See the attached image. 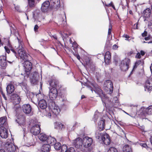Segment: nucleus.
Masks as SVG:
<instances>
[{
  "mask_svg": "<svg viewBox=\"0 0 152 152\" xmlns=\"http://www.w3.org/2000/svg\"><path fill=\"white\" fill-rule=\"evenodd\" d=\"M140 54L139 53H138L136 56V58H140Z\"/></svg>",
  "mask_w": 152,
  "mask_h": 152,
  "instance_id": "5fc2aeb1",
  "label": "nucleus"
},
{
  "mask_svg": "<svg viewBox=\"0 0 152 152\" xmlns=\"http://www.w3.org/2000/svg\"><path fill=\"white\" fill-rule=\"evenodd\" d=\"M105 134H107L104 133H103V134H102V136L101 138L100 141H102V142L103 141V140H106V138L105 137Z\"/></svg>",
  "mask_w": 152,
  "mask_h": 152,
  "instance_id": "37998d69",
  "label": "nucleus"
},
{
  "mask_svg": "<svg viewBox=\"0 0 152 152\" xmlns=\"http://www.w3.org/2000/svg\"><path fill=\"white\" fill-rule=\"evenodd\" d=\"M150 70L152 74V64H151V66L150 67Z\"/></svg>",
  "mask_w": 152,
  "mask_h": 152,
  "instance_id": "338daca9",
  "label": "nucleus"
},
{
  "mask_svg": "<svg viewBox=\"0 0 152 152\" xmlns=\"http://www.w3.org/2000/svg\"><path fill=\"white\" fill-rule=\"evenodd\" d=\"M58 95V91L55 87H53L50 89L49 92V96L51 99H55Z\"/></svg>",
  "mask_w": 152,
  "mask_h": 152,
  "instance_id": "9d476101",
  "label": "nucleus"
},
{
  "mask_svg": "<svg viewBox=\"0 0 152 152\" xmlns=\"http://www.w3.org/2000/svg\"><path fill=\"white\" fill-rule=\"evenodd\" d=\"M140 54L142 56H144L145 55V53L144 51H143L142 50H141L140 51Z\"/></svg>",
  "mask_w": 152,
  "mask_h": 152,
  "instance_id": "680f3d73",
  "label": "nucleus"
},
{
  "mask_svg": "<svg viewBox=\"0 0 152 152\" xmlns=\"http://www.w3.org/2000/svg\"><path fill=\"white\" fill-rule=\"evenodd\" d=\"M64 16L65 18V21L64 20H63L62 21V23H63L64 25H66V17L65 14H64Z\"/></svg>",
  "mask_w": 152,
  "mask_h": 152,
  "instance_id": "de8ad7c7",
  "label": "nucleus"
},
{
  "mask_svg": "<svg viewBox=\"0 0 152 152\" xmlns=\"http://www.w3.org/2000/svg\"><path fill=\"white\" fill-rule=\"evenodd\" d=\"M63 126V125L59 122L56 123L55 124V128L57 129H61Z\"/></svg>",
  "mask_w": 152,
  "mask_h": 152,
  "instance_id": "72a5a7b5",
  "label": "nucleus"
},
{
  "mask_svg": "<svg viewBox=\"0 0 152 152\" xmlns=\"http://www.w3.org/2000/svg\"><path fill=\"white\" fill-rule=\"evenodd\" d=\"M15 9L18 11L20 12V7L19 6H16L15 7Z\"/></svg>",
  "mask_w": 152,
  "mask_h": 152,
  "instance_id": "6e6d98bb",
  "label": "nucleus"
},
{
  "mask_svg": "<svg viewBox=\"0 0 152 152\" xmlns=\"http://www.w3.org/2000/svg\"><path fill=\"white\" fill-rule=\"evenodd\" d=\"M67 152H75V151L73 148L70 147L68 149Z\"/></svg>",
  "mask_w": 152,
  "mask_h": 152,
  "instance_id": "c03bdc74",
  "label": "nucleus"
},
{
  "mask_svg": "<svg viewBox=\"0 0 152 152\" xmlns=\"http://www.w3.org/2000/svg\"><path fill=\"white\" fill-rule=\"evenodd\" d=\"M38 78L39 76L37 73H34L31 80V83L34 85H36L38 82Z\"/></svg>",
  "mask_w": 152,
  "mask_h": 152,
  "instance_id": "4be33fe9",
  "label": "nucleus"
},
{
  "mask_svg": "<svg viewBox=\"0 0 152 152\" xmlns=\"http://www.w3.org/2000/svg\"><path fill=\"white\" fill-rule=\"evenodd\" d=\"M11 98L14 100V102L16 104H19L20 102V96L16 94H12Z\"/></svg>",
  "mask_w": 152,
  "mask_h": 152,
  "instance_id": "6ab92c4d",
  "label": "nucleus"
},
{
  "mask_svg": "<svg viewBox=\"0 0 152 152\" xmlns=\"http://www.w3.org/2000/svg\"><path fill=\"white\" fill-rule=\"evenodd\" d=\"M0 125L5 127H8L7 118L3 116L0 118Z\"/></svg>",
  "mask_w": 152,
  "mask_h": 152,
  "instance_id": "f3484780",
  "label": "nucleus"
},
{
  "mask_svg": "<svg viewBox=\"0 0 152 152\" xmlns=\"http://www.w3.org/2000/svg\"><path fill=\"white\" fill-rule=\"evenodd\" d=\"M50 4V2L49 1H45L42 4L41 10L44 12H47L48 10Z\"/></svg>",
  "mask_w": 152,
  "mask_h": 152,
  "instance_id": "dca6fc26",
  "label": "nucleus"
},
{
  "mask_svg": "<svg viewBox=\"0 0 152 152\" xmlns=\"http://www.w3.org/2000/svg\"><path fill=\"white\" fill-rule=\"evenodd\" d=\"M31 132L32 134L36 135L38 134L40 132V125L35 124L31 127Z\"/></svg>",
  "mask_w": 152,
  "mask_h": 152,
  "instance_id": "6e6552de",
  "label": "nucleus"
},
{
  "mask_svg": "<svg viewBox=\"0 0 152 152\" xmlns=\"http://www.w3.org/2000/svg\"><path fill=\"white\" fill-rule=\"evenodd\" d=\"M130 62V60L128 58H126L123 60L120 65L121 70L124 71L127 70L129 68V65Z\"/></svg>",
  "mask_w": 152,
  "mask_h": 152,
  "instance_id": "423d86ee",
  "label": "nucleus"
},
{
  "mask_svg": "<svg viewBox=\"0 0 152 152\" xmlns=\"http://www.w3.org/2000/svg\"><path fill=\"white\" fill-rule=\"evenodd\" d=\"M4 148L8 152H15L16 150V146L10 142L5 143L4 145Z\"/></svg>",
  "mask_w": 152,
  "mask_h": 152,
  "instance_id": "39448f33",
  "label": "nucleus"
},
{
  "mask_svg": "<svg viewBox=\"0 0 152 152\" xmlns=\"http://www.w3.org/2000/svg\"><path fill=\"white\" fill-rule=\"evenodd\" d=\"M86 86L90 90L92 91L93 92L92 89L91 87L89 86H88V85H87L86 84Z\"/></svg>",
  "mask_w": 152,
  "mask_h": 152,
  "instance_id": "052dcab7",
  "label": "nucleus"
},
{
  "mask_svg": "<svg viewBox=\"0 0 152 152\" xmlns=\"http://www.w3.org/2000/svg\"><path fill=\"white\" fill-rule=\"evenodd\" d=\"M50 3L54 7L58 9L60 6V0H50Z\"/></svg>",
  "mask_w": 152,
  "mask_h": 152,
  "instance_id": "b1692460",
  "label": "nucleus"
},
{
  "mask_svg": "<svg viewBox=\"0 0 152 152\" xmlns=\"http://www.w3.org/2000/svg\"><path fill=\"white\" fill-rule=\"evenodd\" d=\"M49 106L52 113L54 115H57L60 112V109L59 107L56 105L53 101H52L49 103Z\"/></svg>",
  "mask_w": 152,
  "mask_h": 152,
  "instance_id": "f03ea898",
  "label": "nucleus"
},
{
  "mask_svg": "<svg viewBox=\"0 0 152 152\" xmlns=\"http://www.w3.org/2000/svg\"><path fill=\"white\" fill-rule=\"evenodd\" d=\"M118 48L117 45H113V49H116Z\"/></svg>",
  "mask_w": 152,
  "mask_h": 152,
  "instance_id": "bf43d9fd",
  "label": "nucleus"
},
{
  "mask_svg": "<svg viewBox=\"0 0 152 152\" xmlns=\"http://www.w3.org/2000/svg\"><path fill=\"white\" fill-rule=\"evenodd\" d=\"M104 120H101L98 123V126L99 128V129L103 130L104 129Z\"/></svg>",
  "mask_w": 152,
  "mask_h": 152,
  "instance_id": "7c9ffc66",
  "label": "nucleus"
},
{
  "mask_svg": "<svg viewBox=\"0 0 152 152\" xmlns=\"http://www.w3.org/2000/svg\"><path fill=\"white\" fill-rule=\"evenodd\" d=\"M76 56L77 59L79 60L80 59V57L79 55L78 54H77L76 55Z\"/></svg>",
  "mask_w": 152,
  "mask_h": 152,
  "instance_id": "0e129e2a",
  "label": "nucleus"
},
{
  "mask_svg": "<svg viewBox=\"0 0 152 152\" xmlns=\"http://www.w3.org/2000/svg\"><path fill=\"white\" fill-rule=\"evenodd\" d=\"M151 10L150 9L148 8L147 9L144 10L143 12V15L145 18H149L151 15Z\"/></svg>",
  "mask_w": 152,
  "mask_h": 152,
  "instance_id": "c756f323",
  "label": "nucleus"
},
{
  "mask_svg": "<svg viewBox=\"0 0 152 152\" xmlns=\"http://www.w3.org/2000/svg\"><path fill=\"white\" fill-rule=\"evenodd\" d=\"M54 145V148L56 150H57L60 149L61 146V145L60 143H55Z\"/></svg>",
  "mask_w": 152,
  "mask_h": 152,
  "instance_id": "e433bc0d",
  "label": "nucleus"
},
{
  "mask_svg": "<svg viewBox=\"0 0 152 152\" xmlns=\"http://www.w3.org/2000/svg\"><path fill=\"white\" fill-rule=\"evenodd\" d=\"M7 127L1 126L0 127V136L3 138H7L8 136Z\"/></svg>",
  "mask_w": 152,
  "mask_h": 152,
  "instance_id": "1a4fd4ad",
  "label": "nucleus"
},
{
  "mask_svg": "<svg viewBox=\"0 0 152 152\" xmlns=\"http://www.w3.org/2000/svg\"><path fill=\"white\" fill-rule=\"evenodd\" d=\"M7 65L6 56H0V68L5 69Z\"/></svg>",
  "mask_w": 152,
  "mask_h": 152,
  "instance_id": "f8f14e48",
  "label": "nucleus"
},
{
  "mask_svg": "<svg viewBox=\"0 0 152 152\" xmlns=\"http://www.w3.org/2000/svg\"><path fill=\"white\" fill-rule=\"evenodd\" d=\"M14 86L12 84H9L7 87V91L8 94H11L14 91Z\"/></svg>",
  "mask_w": 152,
  "mask_h": 152,
  "instance_id": "a878e982",
  "label": "nucleus"
},
{
  "mask_svg": "<svg viewBox=\"0 0 152 152\" xmlns=\"http://www.w3.org/2000/svg\"><path fill=\"white\" fill-rule=\"evenodd\" d=\"M23 66L26 72L28 73L32 67L31 63L28 61H25L23 63Z\"/></svg>",
  "mask_w": 152,
  "mask_h": 152,
  "instance_id": "ddd939ff",
  "label": "nucleus"
},
{
  "mask_svg": "<svg viewBox=\"0 0 152 152\" xmlns=\"http://www.w3.org/2000/svg\"><path fill=\"white\" fill-rule=\"evenodd\" d=\"M152 38V37L150 35H148L147 37H145L144 38V39L146 41H147L149 40H150Z\"/></svg>",
  "mask_w": 152,
  "mask_h": 152,
  "instance_id": "49530a36",
  "label": "nucleus"
},
{
  "mask_svg": "<svg viewBox=\"0 0 152 152\" xmlns=\"http://www.w3.org/2000/svg\"><path fill=\"white\" fill-rule=\"evenodd\" d=\"M18 40L19 46V49L18 50V52L19 56L20 58L24 60H27L28 59V56L26 51L24 50V48L23 47V44L22 43V41L19 39L18 37H17Z\"/></svg>",
  "mask_w": 152,
  "mask_h": 152,
  "instance_id": "f257e3e1",
  "label": "nucleus"
},
{
  "mask_svg": "<svg viewBox=\"0 0 152 152\" xmlns=\"http://www.w3.org/2000/svg\"><path fill=\"white\" fill-rule=\"evenodd\" d=\"M39 107L42 109H45L47 107V104L46 101L44 99L40 100L38 103Z\"/></svg>",
  "mask_w": 152,
  "mask_h": 152,
  "instance_id": "412c9836",
  "label": "nucleus"
},
{
  "mask_svg": "<svg viewBox=\"0 0 152 152\" xmlns=\"http://www.w3.org/2000/svg\"><path fill=\"white\" fill-rule=\"evenodd\" d=\"M0 152H5V150L3 149L0 150Z\"/></svg>",
  "mask_w": 152,
  "mask_h": 152,
  "instance_id": "774afa93",
  "label": "nucleus"
},
{
  "mask_svg": "<svg viewBox=\"0 0 152 152\" xmlns=\"http://www.w3.org/2000/svg\"><path fill=\"white\" fill-rule=\"evenodd\" d=\"M67 146L65 145H63L61 148V152H67Z\"/></svg>",
  "mask_w": 152,
  "mask_h": 152,
  "instance_id": "58836bf2",
  "label": "nucleus"
},
{
  "mask_svg": "<svg viewBox=\"0 0 152 152\" xmlns=\"http://www.w3.org/2000/svg\"><path fill=\"white\" fill-rule=\"evenodd\" d=\"M58 82L57 81L55 80H53L49 82L50 85L52 87V88L53 87H55V86H56L58 84Z\"/></svg>",
  "mask_w": 152,
  "mask_h": 152,
  "instance_id": "f704fd0d",
  "label": "nucleus"
},
{
  "mask_svg": "<svg viewBox=\"0 0 152 152\" xmlns=\"http://www.w3.org/2000/svg\"><path fill=\"white\" fill-rule=\"evenodd\" d=\"M39 28V26L37 25H36L35 26L34 28V31L36 32L38 31V29Z\"/></svg>",
  "mask_w": 152,
  "mask_h": 152,
  "instance_id": "09e8293b",
  "label": "nucleus"
},
{
  "mask_svg": "<svg viewBox=\"0 0 152 152\" xmlns=\"http://www.w3.org/2000/svg\"><path fill=\"white\" fill-rule=\"evenodd\" d=\"M41 149L43 152H48L50 150V146L48 144H44L41 147Z\"/></svg>",
  "mask_w": 152,
  "mask_h": 152,
  "instance_id": "5701e85b",
  "label": "nucleus"
},
{
  "mask_svg": "<svg viewBox=\"0 0 152 152\" xmlns=\"http://www.w3.org/2000/svg\"><path fill=\"white\" fill-rule=\"evenodd\" d=\"M73 46L75 48H77V43L75 42H74L73 43Z\"/></svg>",
  "mask_w": 152,
  "mask_h": 152,
  "instance_id": "4d7b16f0",
  "label": "nucleus"
},
{
  "mask_svg": "<svg viewBox=\"0 0 152 152\" xmlns=\"http://www.w3.org/2000/svg\"><path fill=\"white\" fill-rule=\"evenodd\" d=\"M112 3V2H111L110 3H109L108 4H106L105 6L107 7H110L111 6V4Z\"/></svg>",
  "mask_w": 152,
  "mask_h": 152,
  "instance_id": "e2e57ef3",
  "label": "nucleus"
},
{
  "mask_svg": "<svg viewBox=\"0 0 152 152\" xmlns=\"http://www.w3.org/2000/svg\"><path fill=\"white\" fill-rule=\"evenodd\" d=\"M104 87V89L108 91H110L109 93L111 94L112 93L113 90V85L111 81L110 80H107L105 81Z\"/></svg>",
  "mask_w": 152,
  "mask_h": 152,
  "instance_id": "0eeeda50",
  "label": "nucleus"
},
{
  "mask_svg": "<svg viewBox=\"0 0 152 152\" xmlns=\"http://www.w3.org/2000/svg\"><path fill=\"white\" fill-rule=\"evenodd\" d=\"M101 130H102L99 129L97 130L95 132V137L96 139L99 140V141H100L102 134H103V133H102Z\"/></svg>",
  "mask_w": 152,
  "mask_h": 152,
  "instance_id": "c85d7f7f",
  "label": "nucleus"
},
{
  "mask_svg": "<svg viewBox=\"0 0 152 152\" xmlns=\"http://www.w3.org/2000/svg\"><path fill=\"white\" fill-rule=\"evenodd\" d=\"M107 152H117V150L115 148L111 147L108 150Z\"/></svg>",
  "mask_w": 152,
  "mask_h": 152,
  "instance_id": "a19ab883",
  "label": "nucleus"
},
{
  "mask_svg": "<svg viewBox=\"0 0 152 152\" xmlns=\"http://www.w3.org/2000/svg\"><path fill=\"white\" fill-rule=\"evenodd\" d=\"M106 140H103V143L106 145H109L110 143V140L109 136L108 134H105Z\"/></svg>",
  "mask_w": 152,
  "mask_h": 152,
  "instance_id": "2f4dec72",
  "label": "nucleus"
},
{
  "mask_svg": "<svg viewBox=\"0 0 152 152\" xmlns=\"http://www.w3.org/2000/svg\"><path fill=\"white\" fill-rule=\"evenodd\" d=\"M26 118L24 115L19 114L18 115L17 118L16 120V121L18 124L19 125L23 128V131H25V129L23 128L26 125Z\"/></svg>",
  "mask_w": 152,
  "mask_h": 152,
  "instance_id": "7ed1b4c3",
  "label": "nucleus"
},
{
  "mask_svg": "<svg viewBox=\"0 0 152 152\" xmlns=\"http://www.w3.org/2000/svg\"><path fill=\"white\" fill-rule=\"evenodd\" d=\"M47 142L48 144H51V145H54L56 142V139L51 136L48 137V138L47 140Z\"/></svg>",
  "mask_w": 152,
  "mask_h": 152,
  "instance_id": "cd10ccee",
  "label": "nucleus"
},
{
  "mask_svg": "<svg viewBox=\"0 0 152 152\" xmlns=\"http://www.w3.org/2000/svg\"><path fill=\"white\" fill-rule=\"evenodd\" d=\"M22 110L23 112L26 114H29L31 111V107L29 104H24L22 106Z\"/></svg>",
  "mask_w": 152,
  "mask_h": 152,
  "instance_id": "2eb2a0df",
  "label": "nucleus"
},
{
  "mask_svg": "<svg viewBox=\"0 0 152 152\" xmlns=\"http://www.w3.org/2000/svg\"><path fill=\"white\" fill-rule=\"evenodd\" d=\"M123 152H132L131 148L128 145H125L123 148Z\"/></svg>",
  "mask_w": 152,
  "mask_h": 152,
  "instance_id": "473e14b6",
  "label": "nucleus"
},
{
  "mask_svg": "<svg viewBox=\"0 0 152 152\" xmlns=\"http://www.w3.org/2000/svg\"><path fill=\"white\" fill-rule=\"evenodd\" d=\"M39 140L42 142H45L47 141L48 137L45 134L42 133H41L38 136Z\"/></svg>",
  "mask_w": 152,
  "mask_h": 152,
  "instance_id": "bb28decb",
  "label": "nucleus"
},
{
  "mask_svg": "<svg viewBox=\"0 0 152 152\" xmlns=\"http://www.w3.org/2000/svg\"><path fill=\"white\" fill-rule=\"evenodd\" d=\"M72 143L75 147L77 148H81L83 145V140L80 137H78L73 140Z\"/></svg>",
  "mask_w": 152,
  "mask_h": 152,
  "instance_id": "9b49d317",
  "label": "nucleus"
},
{
  "mask_svg": "<svg viewBox=\"0 0 152 152\" xmlns=\"http://www.w3.org/2000/svg\"><path fill=\"white\" fill-rule=\"evenodd\" d=\"M28 2L30 7H33L35 6L34 0H28Z\"/></svg>",
  "mask_w": 152,
  "mask_h": 152,
  "instance_id": "4c0bfd02",
  "label": "nucleus"
},
{
  "mask_svg": "<svg viewBox=\"0 0 152 152\" xmlns=\"http://www.w3.org/2000/svg\"><path fill=\"white\" fill-rule=\"evenodd\" d=\"M20 85L21 87H23V88H26L27 84L26 83L25 81L24 82H23L20 83Z\"/></svg>",
  "mask_w": 152,
  "mask_h": 152,
  "instance_id": "79ce46f5",
  "label": "nucleus"
},
{
  "mask_svg": "<svg viewBox=\"0 0 152 152\" xmlns=\"http://www.w3.org/2000/svg\"><path fill=\"white\" fill-rule=\"evenodd\" d=\"M123 37H125L127 39H128L129 38V35L127 34H124L123 36Z\"/></svg>",
  "mask_w": 152,
  "mask_h": 152,
  "instance_id": "13d9d810",
  "label": "nucleus"
},
{
  "mask_svg": "<svg viewBox=\"0 0 152 152\" xmlns=\"http://www.w3.org/2000/svg\"><path fill=\"white\" fill-rule=\"evenodd\" d=\"M94 90L95 93L98 94L100 96L103 94V91L99 86L96 85L94 86Z\"/></svg>",
  "mask_w": 152,
  "mask_h": 152,
  "instance_id": "aec40b11",
  "label": "nucleus"
},
{
  "mask_svg": "<svg viewBox=\"0 0 152 152\" xmlns=\"http://www.w3.org/2000/svg\"><path fill=\"white\" fill-rule=\"evenodd\" d=\"M99 113L97 112H95L93 118V120L95 122L97 121L99 117Z\"/></svg>",
  "mask_w": 152,
  "mask_h": 152,
  "instance_id": "ea45409f",
  "label": "nucleus"
},
{
  "mask_svg": "<svg viewBox=\"0 0 152 152\" xmlns=\"http://www.w3.org/2000/svg\"><path fill=\"white\" fill-rule=\"evenodd\" d=\"M93 140L91 138L88 136L84 137L83 139L84 147L86 148H89V151H90V147L93 143Z\"/></svg>",
  "mask_w": 152,
  "mask_h": 152,
  "instance_id": "20e7f679",
  "label": "nucleus"
},
{
  "mask_svg": "<svg viewBox=\"0 0 152 152\" xmlns=\"http://www.w3.org/2000/svg\"><path fill=\"white\" fill-rule=\"evenodd\" d=\"M1 94L2 95V96L4 98V99L5 100H7V99L6 97L5 96V94L3 93L2 90H1Z\"/></svg>",
  "mask_w": 152,
  "mask_h": 152,
  "instance_id": "3c124183",
  "label": "nucleus"
},
{
  "mask_svg": "<svg viewBox=\"0 0 152 152\" xmlns=\"http://www.w3.org/2000/svg\"><path fill=\"white\" fill-rule=\"evenodd\" d=\"M62 101L64 102V105L67 104L69 103L68 102L66 99H63Z\"/></svg>",
  "mask_w": 152,
  "mask_h": 152,
  "instance_id": "8fccbe9b",
  "label": "nucleus"
},
{
  "mask_svg": "<svg viewBox=\"0 0 152 152\" xmlns=\"http://www.w3.org/2000/svg\"><path fill=\"white\" fill-rule=\"evenodd\" d=\"M147 33L146 31H144V32L142 34V37H146L147 36Z\"/></svg>",
  "mask_w": 152,
  "mask_h": 152,
  "instance_id": "603ef678",
  "label": "nucleus"
},
{
  "mask_svg": "<svg viewBox=\"0 0 152 152\" xmlns=\"http://www.w3.org/2000/svg\"><path fill=\"white\" fill-rule=\"evenodd\" d=\"M150 142L152 145V136L151 137V138H150Z\"/></svg>",
  "mask_w": 152,
  "mask_h": 152,
  "instance_id": "69168bd1",
  "label": "nucleus"
},
{
  "mask_svg": "<svg viewBox=\"0 0 152 152\" xmlns=\"http://www.w3.org/2000/svg\"><path fill=\"white\" fill-rule=\"evenodd\" d=\"M25 75L24 76V79L25 80H26V78H28L29 76V73H26L25 74Z\"/></svg>",
  "mask_w": 152,
  "mask_h": 152,
  "instance_id": "864d4df0",
  "label": "nucleus"
},
{
  "mask_svg": "<svg viewBox=\"0 0 152 152\" xmlns=\"http://www.w3.org/2000/svg\"><path fill=\"white\" fill-rule=\"evenodd\" d=\"M112 28V26L110 23V24L109 28L108 29V35H110L111 32V29Z\"/></svg>",
  "mask_w": 152,
  "mask_h": 152,
  "instance_id": "a18cd8bd",
  "label": "nucleus"
},
{
  "mask_svg": "<svg viewBox=\"0 0 152 152\" xmlns=\"http://www.w3.org/2000/svg\"><path fill=\"white\" fill-rule=\"evenodd\" d=\"M144 87L145 91L152 90V80L151 79H149L146 81Z\"/></svg>",
  "mask_w": 152,
  "mask_h": 152,
  "instance_id": "4468645a",
  "label": "nucleus"
},
{
  "mask_svg": "<svg viewBox=\"0 0 152 152\" xmlns=\"http://www.w3.org/2000/svg\"><path fill=\"white\" fill-rule=\"evenodd\" d=\"M146 112L148 115H152V105L149 106L147 108Z\"/></svg>",
  "mask_w": 152,
  "mask_h": 152,
  "instance_id": "c9c22d12",
  "label": "nucleus"
},
{
  "mask_svg": "<svg viewBox=\"0 0 152 152\" xmlns=\"http://www.w3.org/2000/svg\"><path fill=\"white\" fill-rule=\"evenodd\" d=\"M4 48L5 51L7 53H10V49L11 51H12L16 56V52L12 48V45L9 42H8L7 44V46H5Z\"/></svg>",
  "mask_w": 152,
  "mask_h": 152,
  "instance_id": "393cba45",
  "label": "nucleus"
},
{
  "mask_svg": "<svg viewBox=\"0 0 152 152\" xmlns=\"http://www.w3.org/2000/svg\"><path fill=\"white\" fill-rule=\"evenodd\" d=\"M104 59L105 63L107 64H109L111 61V55L109 51L106 52L104 56Z\"/></svg>",
  "mask_w": 152,
  "mask_h": 152,
  "instance_id": "a211bd4d",
  "label": "nucleus"
}]
</instances>
